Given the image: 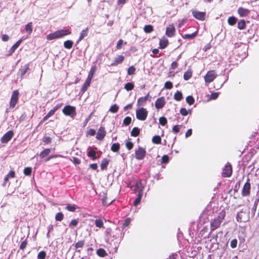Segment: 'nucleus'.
I'll return each instance as SVG.
<instances>
[{
  "label": "nucleus",
  "instance_id": "nucleus-5",
  "mask_svg": "<svg viewBox=\"0 0 259 259\" xmlns=\"http://www.w3.org/2000/svg\"><path fill=\"white\" fill-rule=\"evenodd\" d=\"M63 113L66 116L74 118L76 115L75 107L70 105L65 106L62 110Z\"/></svg>",
  "mask_w": 259,
  "mask_h": 259
},
{
  "label": "nucleus",
  "instance_id": "nucleus-51",
  "mask_svg": "<svg viewBox=\"0 0 259 259\" xmlns=\"http://www.w3.org/2000/svg\"><path fill=\"white\" fill-rule=\"evenodd\" d=\"M136 69L134 66H132L130 67L127 70V74L130 75L135 74Z\"/></svg>",
  "mask_w": 259,
  "mask_h": 259
},
{
  "label": "nucleus",
  "instance_id": "nucleus-53",
  "mask_svg": "<svg viewBox=\"0 0 259 259\" xmlns=\"http://www.w3.org/2000/svg\"><path fill=\"white\" fill-rule=\"evenodd\" d=\"M169 161V157L167 155H164L161 158V164L167 163Z\"/></svg>",
  "mask_w": 259,
  "mask_h": 259
},
{
  "label": "nucleus",
  "instance_id": "nucleus-64",
  "mask_svg": "<svg viewBox=\"0 0 259 259\" xmlns=\"http://www.w3.org/2000/svg\"><path fill=\"white\" fill-rule=\"evenodd\" d=\"M88 134L93 136L96 134V131L94 129L91 128L88 131Z\"/></svg>",
  "mask_w": 259,
  "mask_h": 259
},
{
  "label": "nucleus",
  "instance_id": "nucleus-45",
  "mask_svg": "<svg viewBox=\"0 0 259 259\" xmlns=\"http://www.w3.org/2000/svg\"><path fill=\"white\" fill-rule=\"evenodd\" d=\"M65 209L69 211H74L76 209L75 205H68L66 206Z\"/></svg>",
  "mask_w": 259,
  "mask_h": 259
},
{
  "label": "nucleus",
  "instance_id": "nucleus-26",
  "mask_svg": "<svg viewBox=\"0 0 259 259\" xmlns=\"http://www.w3.org/2000/svg\"><path fill=\"white\" fill-rule=\"evenodd\" d=\"M25 29L28 33V35H30L32 31V23L29 22L25 25Z\"/></svg>",
  "mask_w": 259,
  "mask_h": 259
},
{
  "label": "nucleus",
  "instance_id": "nucleus-41",
  "mask_svg": "<svg viewBox=\"0 0 259 259\" xmlns=\"http://www.w3.org/2000/svg\"><path fill=\"white\" fill-rule=\"evenodd\" d=\"M46 256V252L45 251H41L37 255V259H45Z\"/></svg>",
  "mask_w": 259,
  "mask_h": 259
},
{
  "label": "nucleus",
  "instance_id": "nucleus-48",
  "mask_svg": "<svg viewBox=\"0 0 259 259\" xmlns=\"http://www.w3.org/2000/svg\"><path fill=\"white\" fill-rule=\"evenodd\" d=\"M238 243L237 240L236 239H234L231 241L230 242V246L232 248H235L237 247Z\"/></svg>",
  "mask_w": 259,
  "mask_h": 259
},
{
  "label": "nucleus",
  "instance_id": "nucleus-21",
  "mask_svg": "<svg viewBox=\"0 0 259 259\" xmlns=\"http://www.w3.org/2000/svg\"><path fill=\"white\" fill-rule=\"evenodd\" d=\"M23 40V39H20L19 40H18L10 49L9 50V53L10 54H12L18 48V47L20 46L21 43L22 42Z\"/></svg>",
  "mask_w": 259,
  "mask_h": 259
},
{
  "label": "nucleus",
  "instance_id": "nucleus-47",
  "mask_svg": "<svg viewBox=\"0 0 259 259\" xmlns=\"http://www.w3.org/2000/svg\"><path fill=\"white\" fill-rule=\"evenodd\" d=\"M84 244V240L79 241L75 243V247L76 248H82Z\"/></svg>",
  "mask_w": 259,
  "mask_h": 259
},
{
  "label": "nucleus",
  "instance_id": "nucleus-7",
  "mask_svg": "<svg viewBox=\"0 0 259 259\" xmlns=\"http://www.w3.org/2000/svg\"><path fill=\"white\" fill-rule=\"evenodd\" d=\"M217 74L214 70H210L207 72L204 76V80L206 83H209L213 81L216 78Z\"/></svg>",
  "mask_w": 259,
  "mask_h": 259
},
{
  "label": "nucleus",
  "instance_id": "nucleus-58",
  "mask_svg": "<svg viewBox=\"0 0 259 259\" xmlns=\"http://www.w3.org/2000/svg\"><path fill=\"white\" fill-rule=\"evenodd\" d=\"M126 147L128 150H131L133 148L134 144L132 142L128 141L125 144Z\"/></svg>",
  "mask_w": 259,
  "mask_h": 259
},
{
  "label": "nucleus",
  "instance_id": "nucleus-3",
  "mask_svg": "<svg viewBox=\"0 0 259 259\" xmlns=\"http://www.w3.org/2000/svg\"><path fill=\"white\" fill-rule=\"evenodd\" d=\"M70 33L71 31L69 29H61L49 34L47 35V38L48 40H53L63 37Z\"/></svg>",
  "mask_w": 259,
  "mask_h": 259
},
{
  "label": "nucleus",
  "instance_id": "nucleus-27",
  "mask_svg": "<svg viewBox=\"0 0 259 259\" xmlns=\"http://www.w3.org/2000/svg\"><path fill=\"white\" fill-rule=\"evenodd\" d=\"M197 34V31H195L192 34H186L182 35V37L184 39H193L194 38Z\"/></svg>",
  "mask_w": 259,
  "mask_h": 259
},
{
  "label": "nucleus",
  "instance_id": "nucleus-54",
  "mask_svg": "<svg viewBox=\"0 0 259 259\" xmlns=\"http://www.w3.org/2000/svg\"><path fill=\"white\" fill-rule=\"evenodd\" d=\"M31 167H26L24 169V174L26 176H30L31 174Z\"/></svg>",
  "mask_w": 259,
  "mask_h": 259
},
{
  "label": "nucleus",
  "instance_id": "nucleus-15",
  "mask_svg": "<svg viewBox=\"0 0 259 259\" xmlns=\"http://www.w3.org/2000/svg\"><path fill=\"white\" fill-rule=\"evenodd\" d=\"M13 135L14 133L13 131H8L2 137L1 142L4 144L8 143L12 138Z\"/></svg>",
  "mask_w": 259,
  "mask_h": 259
},
{
  "label": "nucleus",
  "instance_id": "nucleus-42",
  "mask_svg": "<svg viewBox=\"0 0 259 259\" xmlns=\"http://www.w3.org/2000/svg\"><path fill=\"white\" fill-rule=\"evenodd\" d=\"M186 100L187 103L190 105H192L194 102V99L192 96H188Z\"/></svg>",
  "mask_w": 259,
  "mask_h": 259
},
{
  "label": "nucleus",
  "instance_id": "nucleus-29",
  "mask_svg": "<svg viewBox=\"0 0 259 259\" xmlns=\"http://www.w3.org/2000/svg\"><path fill=\"white\" fill-rule=\"evenodd\" d=\"M168 45V40L166 39H160L159 41L160 48L162 49H164Z\"/></svg>",
  "mask_w": 259,
  "mask_h": 259
},
{
  "label": "nucleus",
  "instance_id": "nucleus-35",
  "mask_svg": "<svg viewBox=\"0 0 259 259\" xmlns=\"http://www.w3.org/2000/svg\"><path fill=\"white\" fill-rule=\"evenodd\" d=\"M73 41L70 40L65 41L64 42V46L66 49H71L73 46Z\"/></svg>",
  "mask_w": 259,
  "mask_h": 259
},
{
  "label": "nucleus",
  "instance_id": "nucleus-33",
  "mask_svg": "<svg viewBox=\"0 0 259 259\" xmlns=\"http://www.w3.org/2000/svg\"><path fill=\"white\" fill-rule=\"evenodd\" d=\"M120 148V145L118 143H113L111 149L113 152H116L118 151Z\"/></svg>",
  "mask_w": 259,
  "mask_h": 259
},
{
  "label": "nucleus",
  "instance_id": "nucleus-36",
  "mask_svg": "<svg viewBox=\"0 0 259 259\" xmlns=\"http://www.w3.org/2000/svg\"><path fill=\"white\" fill-rule=\"evenodd\" d=\"M245 22L244 20H241L238 22L237 24L238 28L242 30L245 28Z\"/></svg>",
  "mask_w": 259,
  "mask_h": 259
},
{
  "label": "nucleus",
  "instance_id": "nucleus-43",
  "mask_svg": "<svg viewBox=\"0 0 259 259\" xmlns=\"http://www.w3.org/2000/svg\"><path fill=\"white\" fill-rule=\"evenodd\" d=\"M64 217V215L62 212H58L56 214L55 220L57 221H61Z\"/></svg>",
  "mask_w": 259,
  "mask_h": 259
},
{
  "label": "nucleus",
  "instance_id": "nucleus-44",
  "mask_svg": "<svg viewBox=\"0 0 259 259\" xmlns=\"http://www.w3.org/2000/svg\"><path fill=\"white\" fill-rule=\"evenodd\" d=\"M95 223L96 227L98 228H101L103 226V222L100 219L96 220Z\"/></svg>",
  "mask_w": 259,
  "mask_h": 259
},
{
  "label": "nucleus",
  "instance_id": "nucleus-37",
  "mask_svg": "<svg viewBox=\"0 0 259 259\" xmlns=\"http://www.w3.org/2000/svg\"><path fill=\"white\" fill-rule=\"evenodd\" d=\"M118 106L117 104H115L111 106V107L109 109V111H110L112 113H115L118 111Z\"/></svg>",
  "mask_w": 259,
  "mask_h": 259
},
{
  "label": "nucleus",
  "instance_id": "nucleus-55",
  "mask_svg": "<svg viewBox=\"0 0 259 259\" xmlns=\"http://www.w3.org/2000/svg\"><path fill=\"white\" fill-rule=\"evenodd\" d=\"M78 223V222L77 220H76V219L72 220L69 224V227H75L77 225Z\"/></svg>",
  "mask_w": 259,
  "mask_h": 259
},
{
  "label": "nucleus",
  "instance_id": "nucleus-9",
  "mask_svg": "<svg viewBox=\"0 0 259 259\" xmlns=\"http://www.w3.org/2000/svg\"><path fill=\"white\" fill-rule=\"evenodd\" d=\"M146 151L145 149L139 147L135 151V157L138 160H142L145 157Z\"/></svg>",
  "mask_w": 259,
  "mask_h": 259
},
{
  "label": "nucleus",
  "instance_id": "nucleus-19",
  "mask_svg": "<svg viewBox=\"0 0 259 259\" xmlns=\"http://www.w3.org/2000/svg\"><path fill=\"white\" fill-rule=\"evenodd\" d=\"M124 57L123 56L119 55L117 57L115 58L114 61L111 64V66H115L121 63L124 60Z\"/></svg>",
  "mask_w": 259,
  "mask_h": 259
},
{
  "label": "nucleus",
  "instance_id": "nucleus-14",
  "mask_svg": "<svg viewBox=\"0 0 259 259\" xmlns=\"http://www.w3.org/2000/svg\"><path fill=\"white\" fill-rule=\"evenodd\" d=\"M175 32L176 29L173 24H169L167 26L165 34L168 37H171L174 36Z\"/></svg>",
  "mask_w": 259,
  "mask_h": 259
},
{
  "label": "nucleus",
  "instance_id": "nucleus-30",
  "mask_svg": "<svg viewBox=\"0 0 259 259\" xmlns=\"http://www.w3.org/2000/svg\"><path fill=\"white\" fill-rule=\"evenodd\" d=\"M144 31L145 33H151L153 31V26L151 25H146L144 27Z\"/></svg>",
  "mask_w": 259,
  "mask_h": 259
},
{
  "label": "nucleus",
  "instance_id": "nucleus-25",
  "mask_svg": "<svg viewBox=\"0 0 259 259\" xmlns=\"http://www.w3.org/2000/svg\"><path fill=\"white\" fill-rule=\"evenodd\" d=\"M97 254L100 257H105L107 255L106 251L103 248H99L97 250Z\"/></svg>",
  "mask_w": 259,
  "mask_h": 259
},
{
  "label": "nucleus",
  "instance_id": "nucleus-13",
  "mask_svg": "<svg viewBox=\"0 0 259 259\" xmlns=\"http://www.w3.org/2000/svg\"><path fill=\"white\" fill-rule=\"evenodd\" d=\"M249 180L248 179L247 181L245 183L242 190V195L243 196H248L250 194V184L249 182Z\"/></svg>",
  "mask_w": 259,
  "mask_h": 259
},
{
  "label": "nucleus",
  "instance_id": "nucleus-20",
  "mask_svg": "<svg viewBox=\"0 0 259 259\" xmlns=\"http://www.w3.org/2000/svg\"><path fill=\"white\" fill-rule=\"evenodd\" d=\"M29 68V67L28 65H25L23 66H22L21 68L19 70V71L18 72V75L20 76L21 78L22 77V76L26 73L28 69Z\"/></svg>",
  "mask_w": 259,
  "mask_h": 259
},
{
  "label": "nucleus",
  "instance_id": "nucleus-46",
  "mask_svg": "<svg viewBox=\"0 0 259 259\" xmlns=\"http://www.w3.org/2000/svg\"><path fill=\"white\" fill-rule=\"evenodd\" d=\"M159 123L162 125L164 126L167 123V119L164 117H161L159 119Z\"/></svg>",
  "mask_w": 259,
  "mask_h": 259
},
{
  "label": "nucleus",
  "instance_id": "nucleus-17",
  "mask_svg": "<svg viewBox=\"0 0 259 259\" xmlns=\"http://www.w3.org/2000/svg\"><path fill=\"white\" fill-rule=\"evenodd\" d=\"M105 135L106 132L104 128L103 127H100L97 132L96 139L99 140H102L105 136Z\"/></svg>",
  "mask_w": 259,
  "mask_h": 259
},
{
  "label": "nucleus",
  "instance_id": "nucleus-8",
  "mask_svg": "<svg viewBox=\"0 0 259 259\" xmlns=\"http://www.w3.org/2000/svg\"><path fill=\"white\" fill-rule=\"evenodd\" d=\"M232 173V168L231 164L228 162L223 169V172L222 173V176L223 177H230Z\"/></svg>",
  "mask_w": 259,
  "mask_h": 259
},
{
  "label": "nucleus",
  "instance_id": "nucleus-22",
  "mask_svg": "<svg viewBox=\"0 0 259 259\" xmlns=\"http://www.w3.org/2000/svg\"><path fill=\"white\" fill-rule=\"evenodd\" d=\"M88 34V28H86L85 29L82 30L80 33V36L79 37V38L77 41V42H79L80 41H81L84 37L87 36Z\"/></svg>",
  "mask_w": 259,
  "mask_h": 259
},
{
  "label": "nucleus",
  "instance_id": "nucleus-49",
  "mask_svg": "<svg viewBox=\"0 0 259 259\" xmlns=\"http://www.w3.org/2000/svg\"><path fill=\"white\" fill-rule=\"evenodd\" d=\"M182 125H176L172 127V132L177 134L179 132L181 127H182Z\"/></svg>",
  "mask_w": 259,
  "mask_h": 259
},
{
  "label": "nucleus",
  "instance_id": "nucleus-34",
  "mask_svg": "<svg viewBox=\"0 0 259 259\" xmlns=\"http://www.w3.org/2000/svg\"><path fill=\"white\" fill-rule=\"evenodd\" d=\"M183 98L182 94L181 92H179L178 91H177V92L174 95V99L177 101H180L182 100Z\"/></svg>",
  "mask_w": 259,
  "mask_h": 259
},
{
  "label": "nucleus",
  "instance_id": "nucleus-60",
  "mask_svg": "<svg viewBox=\"0 0 259 259\" xmlns=\"http://www.w3.org/2000/svg\"><path fill=\"white\" fill-rule=\"evenodd\" d=\"M52 139L49 137H45L43 138V142L46 144H49L51 142Z\"/></svg>",
  "mask_w": 259,
  "mask_h": 259
},
{
  "label": "nucleus",
  "instance_id": "nucleus-50",
  "mask_svg": "<svg viewBox=\"0 0 259 259\" xmlns=\"http://www.w3.org/2000/svg\"><path fill=\"white\" fill-rule=\"evenodd\" d=\"M131 117L127 116L124 119L123 123L125 125H128L131 123Z\"/></svg>",
  "mask_w": 259,
  "mask_h": 259
},
{
  "label": "nucleus",
  "instance_id": "nucleus-56",
  "mask_svg": "<svg viewBox=\"0 0 259 259\" xmlns=\"http://www.w3.org/2000/svg\"><path fill=\"white\" fill-rule=\"evenodd\" d=\"M131 223V219L130 218H128L127 219H126L123 223V224H122V228H124L127 226H128Z\"/></svg>",
  "mask_w": 259,
  "mask_h": 259
},
{
  "label": "nucleus",
  "instance_id": "nucleus-1",
  "mask_svg": "<svg viewBox=\"0 0 259 259\" xmlns=\"http://www.w3.org/2000/svg\"><path fill=\"white\" fill-rule=\"evenodd\" d=\"M144 186L143 185L142 181L141 180L137 181L134 189L135 193H138L137 198L133 203L135 206H137L140 203L144 194Z\"/></svg>",
  "mask_w": 259,
  "mask_h": 259
},
{
  "label": "nucleus",
  "instance_id": "nucleus-40",
  "mask_svg": "<svg viewBox=\"0 0 259 259\" xmlns=\"http://www.w3.org/2000/svg\"><path fill=\"white\" fill-rule=\"evenodd\" d=\"M161 138L159 136H155L152 138V142L155 144H160L161 142Z\"/></svg>",
  "mask_w": 259,
  "mask_h": 259
},
{
  "label": "nucleus",
  "instance_id": "nucleus-39",
  "mask_svg": "<svg viewBox=\"0 0 259 259\" xmlns=\"http://www.w3.org/2000/svg\"><path fill=\"white\" fill-rule=\"evenodd\" d=\"M192 76V72L190 71H187L184 73V79L185 80H189Z\"/></svg>",
  "mask_w": 259,
  "mask_h": 259
},
{
  "label": "nucleus",
  "instance_id": "nucleus-62",
  "mask_svg": "<svg viewBox=\"0 0 259 259\" xmlns=\"http://www.w3.org/2000/svg\"><path fill=\"white\" fill-rule=\"evenodd\" d=\"M26 245H27V242H26V241H23L20 244V249H21L22 250H24L25 248V247H26Z\"/></svg>",
  "mask_w": 259,
  "mask_h": 259
},
{
  "label": "nucleus",
  "instance_id": "nucleus-11",
  "mask_svg": "<svg viewBox=\"0 0 259 259\" xmlns=\"http://www.w3.org/2000/svg\"><path fill=\"white\" fill-rule=\"evenodd\" d=\"M94 73V71H92V69H91L87 79L86 80L85 82L84 83L82 87L81 88V91L82 92H84L88 89V87L90 85L91 83V81L93 75Z\"/></svg>",
  "mask_w": 259,
  "mask_h": 259
},
{
  "label": "nucleus",
  "instance_id": "nucleus-18",
  "mask_svg": "<svg viewBox=\"0 0 259 259\" xmlns=\"http://www.w3.org/2000/svg\"><path fill=\"white\" fill-rule=\"evenodd\" d=\"M238 13L241 17H246L250 13V11L248 9L240 7L238 9Z\"/></svg>",
  "mask_w": 259,
  "mask_h": 259
},
{
  "label": "nucleus",
  "instance_id": "nucleus-31",
  "mask_svg": "<svg viewBox=\"0 0 259 259\" xmlns=\"http://www.w3.org/2000/svg\"><path fill=\"white\" fill-rule=\"evenodd\" d=\"M140 134V130L138 127H135L131 131V136L133 137H137Z\"/></svg>",
  "mask_w": 259,
  "mask_h": 259
},
{
  "label": "nucleus",
  "instance_id": "nucleus-57",
  "mask_svg": "<svg viewBox=\"0 0 259 259\" xmlns=\"http://www.w3.org/2000/svg\"><path fill=\"white\" fill-rule=\"evenodd\" d=\"M180 113L183 116H186L188 114V111L185 108H182L180 109Z\"/></svg>",
  "mask_w": 259,
  "mask_h": 259
},
{
  "label": "nucleus",
  "instance_id": "nucleus-61",
  "mask_svg": "<svg viewBox=\"0 0 259 259\" xmlns=\"http://www.w3.org/2000/svg\"><path fill=\"white\" fill-rule=\"evenodd\" d=\"M218 96H219V93H212L210 95V99H211V100H215V99H216L218 97Z\"/></svg>",
  "mask_w": 259,
  "mask_h": 259
},
{
  "label": "nucleus",
  "instance_id": "nucleus-16",
  "mask_svg": "<svg viewBox=\"0 0 259 259\" xmlns=\"http://www.w3.org/2000/svg\"><path fill=\"white\" fill-rule=\"evenodd\" d=\"M165 104V99L162 97L159 98L156 100L155 103V106L157 109H161L164 106Z\"/></svg>",
  "mask_w": 259,
  "mask_h": 259
},
{
  "label": "nucleus",
  "instance_id": "nucleus-12",
  "mask_svg": "<svg viewBox=\"0 0 259 259\" xmlns=\"http://www.w3.org/2000/svg\"><path fill=\"white\" fill-rule=\"evenodd\" d=\"M192 13L195 18L201 21L204 20L205 18V12H199L196 10H192Z\"/></svg>",
  "mask_w": 259,
  "mask_h": 259
},
{
  "label": "nucleus",
  "instance_id": "nucleus-24",
  "mask_svg": "<svg viewBox=\"0 0 259 259\" xmlns=\"http://www.w3.org/2000/svg\"><path fill=\"white\" fill-rule=\"evenodd\" d=\"M108 163H109L108 160L107 159H106V158L103 159L101 161V164H100L101 169L102 170L106 169L108 165Z\"/></svg>",
  "mask_w": 259,
  "mask_h": 259
},
{
  "label": "nucleus",
  "instance_id": "nucleus-2",
  "mask_svg": "<svg viewBox=\"0 0 259 259\" xmlns=\"http://www.w3.org/2000/svg\"><path fill=\"white\" fill-rule=\"evenodd\" d=\"M225 217V212L222 211L220 212L217 218L211 220L210 222V230L211 231L218 228L222 223Z\"/></svg>",
  "mask_w": 259,
  "mask_h": 259
},
{
  "label": "nucleus",
  "instance_id": "nucleus-38",
  "mask_svg": "<svg viewBox=\"0 0 259 259\" xmlns=\"http://www.w3.org/2000/svg\"><path fill=\"white\" fill-rule=\"evenodd\" d=\"M237 19L235 17H230L228 19V22L230 25H233L236 23Z\"/></svg>",
  "mask_w": 259,
  "mask_h": 259
},
{
  "label": "nucleus",
  "instance_id": "nucleus-28",
  "mask_svg": "<svg viewBox=\"0 0 259 259\" xmlns=\"http://www.w3.org/2000/svg\"><path fill=\"white\" fill-rule=\"evenodd\" d=\"M51 152V150L49 148L45 149L44 150H43L39 154V157L41 158H43L45 157L46 156H48Z\"/></svg>",
  "mask_w": 259,
  "mask_h": 259
},
{
  "label": "nucleus",
  "instance_id": "nucleus-23",
  "mask_svg": "<svg viewBox=\"0 0 259 259\" xmlns=\"http://www.w3.org/2000/svg\"><path fill=\"white\" fill-rule=\"evenodd\" d=\"M146 101L147 98L146 97H141L138 100L137 106L139 107L144 106L146 103Z\"/></svg>",
  "mask_w": 259,
  "mask_h": 259
},
{
  "label": "nucleus",
  "instance_id": "nucleus-10",
  "mask_svg": "<svg viewBox=\"0 0 259 259\" xmlns=\"http://www.w3.org/2000/svg\"><path fill=\"white\" fill-rule=\"evenodd\" d=\"M19 92L18 91H14L12 95L11 101H10V108H14L16 105L18 100Z\"/></svg>",
  "mask_w": 259,
  "mask_h": 259
},
{
  "label": "nucleus",
  "instance_id": "nucleus-6",
  "mask_svg": "<svg viewBox=\"0 0 259 259\" xmlns=\"http://www.w3.org/2000/svg\"><path fill=\"white\" fill-rule=\"evenodd\" d=\"M236 220L238 222H246L249 220V215L247 212L241 210L236 216Z\"/></svg>",
  "mask_w": 259,
  "mask_h": 259
},
{
  "label": "nucleus",
  "instance_id": "nucleus-32",
  "mask_svg": "<svg viewBox=\"0 0 259 259\" xmlns=\"http://www.w3.org/2000/svg\"><path fill=\"white\" fill-rule=\"evenodd\" d=\"M124 88L127 91H131L134 88V84L133 82H128L124 85Z\"/></svg>",
  "mask_w": 259,
  "mask_h": 259
},
{
  "label": "nucleus",
  "instance_id": "nucleus-52",
  "mask_svg": "<svg viewBox=\"0 0 259 259\" xmlns=\"http://www.w3.org/2000/svg\"><path fill=\"white\" fill-rule=\"evenodd\" d=\"M107 198L106 196H104L102 198V203L103 205H109L112 202V201H111L109 202H107Z\"/></svg>",
  "mask_w": 259,
  "mask_h": 259
},
{
  "label": "nucleus",
  "instance_id": "nucleus-63",
  "mask_svg": "<svg viewBox=\"0 0 259 259\" xmlns=\"http://www.w3.org/2000/svg\"><path fill=\"white\" fill-rule=\"evenodd\" d=\"M96 152L95 150H93V149H91L90 150L88 153V156L89 157H92V156H94V155H96Z\"/></svg>",
  "mask_w": 259,
  "mask_h": 259
},
{
  "label": "nucleus",
  "instance_id": "nucleus-59",
  "mask_svg": "<svg viewBox=\"0 0 259 259\" xmlns=\"http://www.w3.org/2000/svg\"><path fill=\"white\" fill-rule=\"evenodd\" d=\"M164 87L167 89H170L172 87V83L170 81H166L164 84Z\"/></svg>",
  "mask_w": 259,
  "mask_h": 259
},
{
  "label": "nucleus",
  "instance_id": "nucleus-4",
  "mask_svg": "<svg viewBox=\"0 0 259 259\" xmlns=\"http://www.w3.org/2000/svg\"><path fill=\"white\" fill-rule=\"evenodd\" d=\"M148 113V111L146 108L141 107L136 110V117L139 120L144 121L147 117Z\"/></svg>",
  "mask_w": 259,
  "mask_h": 259
}]
</instances>
